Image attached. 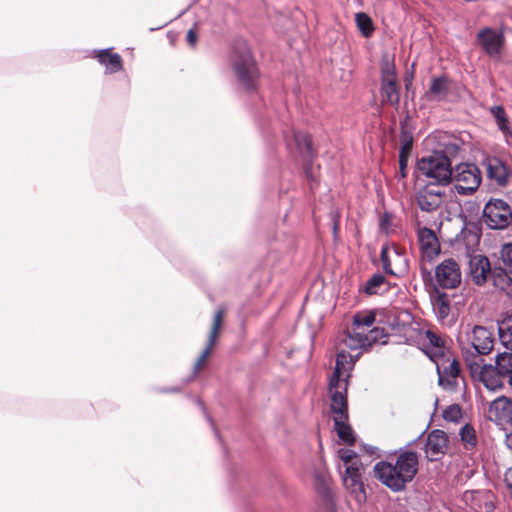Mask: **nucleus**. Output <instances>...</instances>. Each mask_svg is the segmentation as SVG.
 Returning a JSON list of instances; mask_svg holds the SVG:
<instances>
[{"label": "nucleus", "mask_w": 512, "mask_h": 512, "mask_svg": "<svg viewBox=\"0 0 512 512\" xmlns=\"http://www.w3.org/2000/svg\"><path fill=\"white\" fill-rule=\"evenodd\" d=\"M353 358L344 352L336 358L333 374L329 379L328 395L330 399V413L334 421V429L338 437L346 444H353L355 441L352 428L348 424V403L347 388L348 375L341 369L345 364H351Z\"/></svg>", "instance_id": "nucleus-1"}, {"label": "nucleus", "mask_w": 512, "mask_h": 512, "mask_svg": "<svg viewBox=\"0 0 512 512\" xmlns=\"http://www.w3.org/2000/svg\"><path fill=\"white\" fill-rule=\"evenodd\" d=\"M224 313H225V310L223 308H219L216 311L214 318H213V325H212V328H211V331L209 334L207 345L194 365L192 377L189 378L188 380H186V383L191 381L195 377V375L198 373V371L202 367L203 363L205 362L206 358L211 353V350L215 345L220 328L222 326Z\"/></svg>", "instance_id": "nucleus-17"}, {"label": "nucleus", "mask_w": 512, "mask_h": 512, "mask_svg": "<svg viewBox=\"0 0 512 512\" xmlns=\"http://www.w3.org/2000/svg\"><path fill=\"white\" fill-rule=\"evenodd\" d=\"M417 239L423 259L431 262L440 254L441 246L435 232L430 228L421 227L419 222L417 223Z\"/></svg>", "instance_id": "nucleus-14"}, {"label": "nucleus", "mask_w": 512, "mask_h": 512, "mask_svg": "<svg viewBox=\"0 0 512 512\" xmlns=\"http://www.w3.org/2000/svg\"><path fill=\"white\" fill-rule=\"evenodd\" d=\"M379 226L383 232L388 234L392 226V215L388 212H385L380 218Z\"/></svg>", "instance_id": "nucleus-40"}, {"label": "nucleus", "mask_w": 512, "mask_h": 512, "mask_svg": "<svg viewBox=\"0 0 512 512\" xmlns=\"http://www.w3.org/2000/svg\"><path fill=\"white\" fill-rule=\"evenodd\" d=\"M160 391L164 393H178L181 391V388L178 386H174L170 388H162Z\"/></svg>", "instance_id": "nucleus-45"}, {"label": "nucleus", "mask_w": 512, "mask_h": 512, "mask_svg": "<svg viewBox=\"0 0 512 512\" xmlns=\"http://www.w3.org/2000/svg\"><path fill=\"white\" fill-rule=\"evenodd\" d=\"M411 85H412V76L405 79V87L407 90L410 88Z\"/></svg>", "instance_id": "nucleus-47"}, {"label": "nucleus", "mask_w": 512, "mask_h": 512, "mask_svg": "<svg viewBox=\"0 0 512 512\" xmlns=\"http://www.w3.org/2000/svg\"><path fill=\"white\" fill-rule=\"evenodd\" d=\"M490 413L499 420L510 418L512 416V400L506 396L496 398L490 405Z\"/></svg>", "instance_id": "nucleus-26"}, {"label": "nucleus", "mask_w": 512, "mask_h": 512, "mask_svg": "<svg viewBox=\"0 0 512 512\" xmlns=\"http://www.w3.org/2000/svg\"><path fill=\"white\" fill-rule=\"evenodd\" d=\"M376 319V315L373 311L358 312L353 317L352 327L364 331L365 328H370Z\"/></svg>", "instance_id": "nucleus-32"}, {"label": "nucleus", "mask_w": 512, "mask_h": 512, "mask_svg": "<svg viewBox=\"0 0 512 512\" xmlns=\"http://www.w3.org/2000/svg\"><path fill=\"white\" fill-rule=\"evenodd\" d=\"M491 115L494 117L498 129L502 132L505 141L509 143V139L512 138V128L510 126L508 117L504 108L500 105L492 106L489 109Z\"/></svg>", "instance_id": "nucleus-25"}, {"label": "nucleus", "mask_w": 512, "mask_h": 512, "mask_svg": "<svg viewBox=\"0 0 512 512\" xmlns=\"http://www.w3.org/2000/svg\"><path fill=\"white\" fill-rule=\"evenodd\" d=\"M483 222L490 229L502 230L512 222V210L502 199H491L483 209Z\"/></svg>", "instance_id": "nucleus-6"}, {"label": "nucleus", "mask_w": 512, "mask_h": 512, "mask_svg": "<svg viewBox=\"0 0 512 512\" xmlns=\"http://www.w3.org/2000/svg\"><path fill=\"white\" fill-rule=\"evenodd\" d=\"M94 58L105 67L108 74L117 73L123 68V60L120 54L111 52L110 48L94 50Z\"/></svg>", "instance_id": "nucleus-21"}, {"label": "nucleus", "mask_w": 512, "mask_h": 512, "mask_svg": "<svg viewBox=\"0 0 512 512\" xmlns=\"http://www.w3.org/2000/svg\"><path fill=\"white\" fill-rule=\"evenodd\" d=\"M380 259L387 274L401 277L408 272L409 263L405 254L396 247L383 246Z\"/></svg>", "instance_id": "nucleus-11"}, {"label": "nucleus", "mask_w": 512, "mask_h": 512, "mask_svg": "<svg viewBox=\"0 0 512 512\" xmlns=\"http://www.w3.org/2000/svg\"><path fill=\"white\" fill-rule=\"evenodd\" d=\"M450 82L446 76L433 77L425 96L430 101H443L449 92Z\"/></svg>", "instance_id": "nucleus-22"}, {"label": "nucleus", "mask_w": 512, "mask_h": 512, "mask_svg": "<svg viewBox=\"0 0 512 512\" xmlns=\"http://www.w3.org/2000/svg\"><path fill=\"white\" fill-rule=\"evenodd\" d=\"M286 142L288 145H290V140L288 138H286Z\"/></svg>", "instance_id": "nucleus-49"}, {"label": "nucleus", "mask_w": 512, "mask_h": 512, "mask_svg": "<svg viewBox=\"0 0 512 512\" xmlns=\"http://www.w3.org/2000/svg\"><path fill=\"white\" fill-rule=\"evenodd\" d=\"M466 364L472 378L483 383L488 390L497 391L503 388V376L492 364H485L483 359L472 360L468 355Z\"/></svg>", "instance_id": "nucleus-7"}, {"label": "nucleus", "mask_w": 512, "mask_h": 512, "mask_svg": "<svg viewBox=\"0 0 512 512\" xmlns=\"http://www.w3.org/2000/svg\"><path fill=\"white\" fill-rule=\"evenodd\" d=\"M481 171L472 163H460L452 169V180L455 191L460 195H470L481 184Z\"/></svg>", "instance_id": "nucleus-5"}, {"label": "nucleus", "mask_w": 512, "mask_h": 512, "mask_svg": "<svg viewBox=\"0 0 512 512\" xmlns=\"http://www.w3.org/2000/svg\"><path fill=\"white\" fill-rule=\"evenodd\" d=\"M444 200V191L437 185L427 184L416 193V202L424 212L436 211Z\"/></svg>", "instance_id": "nucleus-15"}, {"label": "nucleus", "mask_w": 512, "mask_h": 512, "mask_svg": "<svg viewBox=\"0 0 512 512\" xmlns=\"http://www.w3.org/2000/svg\"><path fill=\"white\" fill-rule=\"evenodd\" d=\"M498 335L501 343L512 350V312L507 313L498 323Z\"/></svg>", "instance_id": "nucleus-27"}, {"label": "nucleus", "mask_w": 512, "mask_h": 512, "mask_svg": "<svg viewBox=\"0 0 512 512\" xmlns=\"http://www.w3.org/2000/svg\"><path fill=\"white\" fill-rule=\"evenodd\" d=\"M206 418H207V420L210 422V424H211L212 428L215 430L216 434L218 435V432H217V430H216V428H215V425H214V423H213V421H212L211 417H210L209 415H206Z\"/></svg>", "instance_id": "nucleus-48"}, {"label": "nucleus", "mask_w": 512, "mask_h": 512, "mask_svg": "<svg viewBox=\"0 0 512 512\" xmlns=\"http://www.w3.org/2000/svg\"><path fill=\"white\" fill-rule=\"evenodd\" d=\"M478 41L485 52L491 57H498L503 44V35L497 31L485 28L478 33Z\"/></svg>", "instance_id": "nucleus-19"}, {"label": "nucleus", "mask_w": 512, "mask_h": 512, "mask_svg": "<svg viewBox=\"0 0 512 512\" xmlns=\"http://www.w3.org/2000/svg\"><path fill=\"white\" fill-rule=\"evenodd\" d=\"M233 70L239 84L247 91H253L257 86L258 70L252 58L251 51L245 43L239 44L233 59Z\"/></svg>", "instance_id": "nucleus-4"}, {"label": "nucleus", "mask_w": 512, "mask_h": 512, "mask_svg": "<svg viewBox=\"0 0 512 512\" xmlns=\"http://www.w3.org/2000/svg\"><path fill=\"white\" fill-rule=\"evenodd\" d=\"M468 341L471 344L470 350H463L464 355H468L472 360L482 359V355L489 354L493 349L492 333L483 326H474L470 333L467 334Z\"/></svg>", "instance_id": "nucleus-9"}, {"label": "nucleus", "mask_w": 512, "mask_h": 512, "mask_svg": "<svg viewBox=\"0 0 512 512\" xmlns=\"http://www.w3.org/2000/svg\"><path fill=\"white\" fill-rule=\"evenodd\" d=\"M443 417L446 421L457 422L462 417L460 406L457 404L448 406L443 412Z\"/></svg>", "instance_id": "nucleus-38"}, {"label": "nucleus", "mask_w": 512, "mask_h": 512, "mask_svg": "<svg viewBox=\"0 0 512 512\" xmlns=\"http://www.w3.org/2000/svg\"><path fill=\"white\" fill-rule=\"evenodd\" d=\"M436 365L438 384L445 390L454 391L460 376L459 362L449 354L433 361Z\"/></svg>", "instance_id": "nucleus-8"}, {"label": "nucleus", "mask_w": 512, "mask_h": 512, "mask_svg": "<svg viewBox=\"0 0 512 512\" xmlns=\"http://www.w3.org/2000/svg\"><path fill=\"white\" fill-rule=\"evenodd\" d=\"M418 169L422 175L431 181L428 184L445 186L451 183L452 168L450 159L442 153H433L423 157L418 162Z\"/></svg>", "instance_id": "nucleus-3"}, {"label": "nucleus", "mask_w": 512, "mask_h": 512, "mask_svg": "<svg viewBox=\"0 0 512 512\" xmlns=\"http://www.w3.org/2000/svg\"><path fill=\"white\" fill-rule=\"evenodd\" d=\"M500 375L509 378V385L512 388V353L503 352L496 356L495 366Z\"/></svg>", "instance_id": "nucleus-30"}, {"label": "nucleus", "mask_w": 512, "mask_h": 512, "mask_svg": "<svg viewBox=\"0 0 512 512\" xmlns=\"http://www.w3.org/2000/svg\"><path fill=\"white\" fill-rule=\"evenodd\" d=\"M399 165H400L401 177H405V169H406V165H407V160L405 159V157L402 154L400 155Z\"/></svg>", "instance_id": "nucleus-43"}, {"label": "nucleus", "mask_w": 512, "mask_h": 512, "mask_svg": "<svg viewBox=\"0 0 512 512\" xmlns=\"http://www.w3.org/2000/svg\"><path fill=\"white\" fill-rule=\"evenodd\" d=\"M480 496H481V493L479 491H471V492H466L464 494V498L466 501L477 499Z\"/></svg>", "instance_id": "nucleus-44"}, {"label": "nucleus", "mask_w": 512, "mask_h": 512, "mask_svg": "<svg viewBox=\"0 0 512 512\" xmlns=\"http://www.w3.org/2000/svg\"><path fill=\"white\" fill-rule=\"evenodd\" d=\"M459 434L466 448L474 447L476 445L475 430L471 425L465 424L463 427H461Z\"/></svg>", "instance_id": "nucleus-34"}, {"label": "nucleus", "mask_w": 512, "mask_h": 512, "mask_svg": "<svg viewBox=\"0 0 512 512\" xmlns=\"http://www.w3.org/2000/svg\"><path fill=\"white\" fill-rule=\"evenodd\" d=\"M381 96L384 102L392 106L399 105L400 93L396 81L395 68L388 62L381 69Z\"/></svg>", "instance_id": "nucleus-13"}, {"label": "nucleus", "mask_w": 512, "mask_h": 512, "mask_svg": "<svg viewBox=\"0 0 512 512\" xmlns=\"http://www.w3.org/2000/svg\"><path fill=\"white\" fill-rule=\"evenodd\" d=\"M489 179L494 180L499 186H506L510 173L506 165L497 157H488L483 161Z\"/></svg>", "instance_id": "nucleus-20"}, {"label": "nucleus", "mask_w": 512, "mask_h": 512, "mask_svg": "<svg viewBox=\"0 0 512 512\" xmlns=\"http://www.w3.org/2000/svg\"><path fill=\"white\" fill-rule=\"evenodd\" d=\"M186 40L190 45H195L197 42V35L194 29H189L186 35Z\"/></svg>", "instance_id": "nucleus-42"}, {"label": "nucleus", "mask_w": 512, "mask_h": 512, "mask_svg": "<svg viewBox=\"0 0 512 512\" xmlns=\"http://www.w3.org/2000/svg\"><path fill=\"white\" fill-rule=\"evenodd\" d=\"M506 444H507V447L512 450V433L508 434L506 436Z\"/></svg>", "instance_id": "nucleus-46"}, {"label": "nucleus", "mask_w": 512, "mask_h": 512, "mask_svg": "<svg viewBox=\"0 0 512 512\" xmlns=\"http://www.w3.org/2000/svg\"><path fill=\"white\" fill-rule=\"evenodd\" d=\"M510 273L502 267H494L490 277L493 286L512 298V278Z\"/></svg>", "instance_id": "nucleus-23"}, {"label": "nucleus", "mask_w": 512, "mask_h": 512, "mask_svg": "<svg viewBox=\"0 0 512 512\" xmlns=\"http://www.w3.org/2000/svg\"><path fill=\"white\" fill-rule=\"evenodd\" d=\"M365 336L368 339L369 347L375 343H385L387 334H385L384 329L382 328H372L368 333H365Z\"/></svg>", "instance_id": "nucleus-37"}, {"label": "nucleus", "mask_w": 512, "mask_h": 512, "mask_svg": "<svg viewBox=\"0 0 512 512\" xmlns=\"http://www.w3.org/2000/svg\"><path fill=\"white\" fill-rule=\"evenodd\" d=\"M500 258L504 266L503 269L512 274V243H506L501 247Z\"/></svg>", "instance_id": "nucleus-35"}, {"label": "nucleus", "mask_w": 512, "mask_h": 512, "mask_svg": "<svg viewBox=\"0 0 512 512\" xmlns=\"http://www.w3.org/2000/svg\"><path fill=\"white\" fill-rule=\"evenodd\" d=\"M425 339L429 344L426 354L432 361L449 354L444 347L442 339L432 331L427 330L425 332Z\"/></svg>", "instance_id": "nucleus-24"}, {"label": "nucleus", "mask_w": 512, "mask_h": 512, "mask_svg": "<svg viewBox=\"0 0 512 512\" xmlns=\"http://www.w3.org/2000/svg\"><path fill=\"white\" fill-rule=\"evenodd\" d=\"M338 454L345 466L349 465L350 463H354V461H359L355 452L351 449H340Z\"/></svg>", "instance_id": "nucleus-39"}, {"label": "nucleus", "mask_w": 512, "mask_h": 512, "mask_svg": "<svg viewBox=\"0 0 512 512\" xmlns=\"http://www.w3.org/2000/svg\"><path fill=\"white\" fill-rule=\"evenodd\" d=\"M493 268L486 256L475 255L469 261V273L472 281L478 285H484L492 275Z\"/></svg>", "instance_id": "nucleus-18"}, {"label": "nucleus", "mask_w": 512, "mask_h": 512, "mask_svg": "<svg viewBox=\"0 0 512 512\" xmlns=\"http://www.w3.org/2000/svg\"><path fill=\"white\" fill-rule=\"evenodd\" d=\"M343 484L356 495L358 501L365 498V489L361 475L342 476Z\"/></svg>", "instance_id": "nucleus-31"}, {"label": "nucleus", "mask_w": 512, "mask_h": 512, "mask_svg": "<svg viewBox=\"0 0 512 512\" xmlns=\"http://www.w3.org/2000/svg\"><path fill=\"white\" fill-rule=\"evenodd\" d=\"M433 311L438 320L444 321L450 314V303L446 293H437L432 299Z\"/></svg>", "instance_id": "nucleus-29"}, {"label": "nucleus", "mask_w": 512, "mask_h": 512, "mask_svg": "<svg viewBox=\"0 0 512 512\" xmlns=\"http://www.w3.org/2000/svg\"><path fill=\"white\" fill-rule=\"evenodd\" d=\"M355 21H356L358 29L361 31V33L365 37H369L373 33L374 27H373L372 20L366 13H363V12L356 13Z\"/></svg>", "instance_id": "nucleus-33"}, {"label": "nucleus", "mask_w": 512, "mask_h": 512, "mask_svg": "<svg viewBox=\"0 0 512 512\" xmlns=\"http://www.w3.org/2000/svg\"><path fill=\"white\" fill-rule=\"evenodd\" d=\"M361 475V463L360 461H354L345 466V474L343 476H354Z\"/></svg>", "instance_id": "nucleus-41"}, {"label": "nucleus", "mask_w": 512, "mask_h": 512, "mask_svg": "<svg viewBox=\"0 0 512 512\" xmlns=\"http://www.w3.org/2000/svg\"><path fill=\"white\" fill-rule=\"evenodd\" d=\"M374 477L393 492L405 490L418 472L416 452L400 450L395 462L379 461L373 468Z\"/></svg>", "instance_id": "nucleus-2"}, {"label": "nucleus", "mask_w": 512, "mask_h": 512, "mask_svg": "<svg viewBox=\"0 0 512 512\" xmlns=\"http://www.w3.org/2000/svg\"><path fill=\"white\" fill-rule=\"evenodd\" d=\"M292 137L296 148L298 149L299 153L303 156V158L311 159L313 155V149L310 136L307 133L297 131L293 133Z\"/></svg>", "instance_id": "nucleus-28"}, {"label": "nucleus", "mask_w": 512, "mask_h": 512, "mask_svg": "<svg viewBox=\"0 0 512 512\" xmlns=\"http://www.w3.org/2000/svg\"><path fill=\"white\" fill-rule=\"evenodd\" d=\"M342 347L340 348L337 356L344 352L345 354H348L353 358V362L351 364H345L344 367H342V371L350 376L349 371L352 369L354 363L358 360L361 352H357L355 355L348 353L346 349H349L351 351L355 350H364L369 347V342L367 337L365 336L364 331H359L353 327L351 329H348L344 338L341 341Z\"/></svg>", "instance_id": "nucleus-10"}, {"label": "nucleus", "mask_w": 512, "mask_h": 512, "mask_svg": "<svg viewBox=\"0 0 512 512\" xmlns=\"http://www.w3.org/2000/svg\"><path fill=\"white\" fill-rule=\"evenodd\" d=\"M437 284L443 289H454L461 284L462 275L460 266L456 260L447 258L441 261L435 268Z\"/></svg>", "instance_id": "nucleus-12"}, {"label": "nucleus", "mask_w": 512, "mask_h": 512, "mask_svg": "<svg viewBox=\"0 0 512 512\" xmlns=\"http://www.w3.org/2000/svg\"><path fill=\"white\" fill-rule=\"evenodd\" d=\"M385 277L382 274H374L367 282L365 286V292L369 295L377 293V289L384 283Z\"/></svg>", "instance_id": "nucleus-36"}, {"label": "nucleus", "mask_w": 512, "mask_h": 512, "mask_svg": "<svg viewBox=\"0 0 512 512\" xmlns=\"http://www.w3.org/2000/svg\"><path fill=\"white\" fill-rule=\"evenodd\" d=\"M447 448L448 437L444 431L434 429L427 435L424 452L429 461L440 460L446 454Z\"/></svg>", "instance_id": "nucleus-16"}]
</instances>
